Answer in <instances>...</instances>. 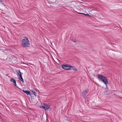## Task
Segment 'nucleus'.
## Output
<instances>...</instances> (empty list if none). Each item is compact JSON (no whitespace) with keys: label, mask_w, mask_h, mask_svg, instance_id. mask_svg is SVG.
I'll use <instances>...</instances> for the list:
<instances>
[{"label":"nucleus","mask_w":122,"mask_h":122,"mask_svg":"<svg viewBox=\"0 0 122 122\" xmlns=\"http://www.w3.org/2000/svg\"><path fill=\"white\" fill-rule=\"evenodd\" d=\"M22 46L24 47H28L30 46L29 41L27 37H25L22 41Z\"/></svg>","instance_id":"f257e3e1"},{"label":"nucleus","mask_w":122,"mask_h":122,"mask_svg":"<svg viewBox=\"0 0 122 122\" xmlns=\"http://www.w3.org/2000/svg\"><path fill=\"white\" fill-rule=\"evenodd\" d=\"M97 76L105 84L107 85L108 84V80L105 77L102 75L100 74L98 75Z\"/></svg>","instance_id":"f03ea898"},{"label":"nucleus","mask_w":122,"mask_h":122,"mask_svg":"<svg viewBox=\"0 0 122 122\" xmlns=\"http://www.w3.org/2000/svg\"><path fill=\"white\" fill-rule=\"evenodd\" d=\"M50 106H49L47 104H44V106L41 105L40 107L41 108L43 109H44L45 110H48L50 107Z\"/></svg>","instance_id":"7ed1b4c3"},{"label":"nucleus","mask_w":122,"mask_h":122,"mask_svg":"<svg viewBox=\"0 0 122 122\" xmlns=\"http://www.w3.org/2000/svg\"><path fill=\"white\" fill-rule=\"evenodd\" d=\"M88 92V90H87L83 91V92L82 95L83 97L85 98L86 97V95L87 94Z\"/></svg>","instance_id":"20e7f679"},{"label":"nucleus","mask_w":122,"mask_h":122,"mask_svg":"<svg viewBox=\"0 0 122 122\" xmlns=\"http://www.w3.org/2000/svg\"><path fill=\"white\" fill-rule=\"evenodd\" d=\"M61 67L64 69L66 70H68V65H61Z\"/></svg>","instance_id":"39448f33"},{"label":"nucleus","mask_w":122,"mask_h":122,"mask_svg":"<svg viewBox=\"0 0 122 122\" xmlns=\"http://www.w3.org/2000/svg\"><path fill=\"white\" fill-rule=\"evenodd\" d=\"M22 91L25 93H26L27 95H30V96L31 95V94L30 91L28 90H23Z\"/></svg>","instance_id":"423d86ee"},{"label":"nucleus","mask_w":122,"mask_h":122,"mask_svg":"<svg viewBox=\"0 0 122 122\" xmlns=\"http://www.w3.org/2000/svg\"><path fill=\"white\" fill-rule=\"evenodd\" d=\"M106 91L104 92V93L106 95H108L110 93L108 92L107 93H106L108 92V88H107L105 89Z\"/></svg>","instance_id":"0eeeda50"},{"label":"nucleus","mask_w":122,"mask_h":122,"mask_svg":"<svg viewBox=\"0 0 122 122\" xmlns=\"http://www.w3.org/2000/svg\"><path fill=\"white\" fill-rule=\"evenodd\" d=\"M68 70H71V68H72V66H69L68 65Z\"/></svg>","instance_id":"6e6552de"},{"label":"nucleus","mask_w":122,"mask_h":122,"mask_svg":"<svg viewBox=\"0 0 122 122\" xmlns=\"http://www.w3.org/2000/svg\"><path fill=\"white\" fill-rule=\"evenodd\" d=\"M31 91L33 92V94L35 96H37V92L36 91L33 90L32 91Z\"/></svg>","instance_id":"1a4fd4ad"},{"label":"nucleus","mask_w":122,"mask_h":122,"mask_svg":"<svg viewBox=\"0 0 122 122\" xmlns=\"http://www.w3.org/2000/svg\"><path fill=\"white\" fill-rule=\"evenodd\" d=\"M72 70H73L74 71H77V69L74 66H72Z\"/></svg>","instance_id":"9d476101"},{"label":"nucleus","mask_w":122,"mask_h":122,"mask_svg":"<svg viewBox=\"0 0 122 122\" xmlns=\"http://www.w3.org/2000/svg\"><path fill=\"white\" fill-rule=\"evenodd\" d=\"M10 81L11 82H13V83L16 81L13 78H12L10 80Z\"/></svg>","instance_id":"9b49d317"},{"label":"nucleus","mask_w":122,"mask_h":122,"mask_svg":"<svg viewBox=\"0 0 122 122\" xmlns=\"http://www.w3.org/2000/svg\"><path fill=\"white\" fill-rule=\"evenodd\" d=\"M51 3H54L56 1V0H49Z\"/></svg>","instance_id":"f8f14e48"},{"label":"nucleus","mask_w":122,"mask_h":122,"mask_svg":"<svg viewBox=\"0 0 122 122\" xmlns=\"http://www.w3.org/2000/svg\"><path fill=\"white\" fill-rule=\"evenodd\" d=\"M14 84L15 86L16 87L20 89V88H19L17 86L16 81L14 82Z\"/></svg>","instance_id":"ddd939ff"},{"label":"nucleus","mask_w":122,"mask_h":122,"mask_svg":"<svg viewBox=\"0 0 122 122\" xmlns=\"http://www.w3.org/2000/svg\"><path fill=\"white\" fill-rule=\"evenodd\" d=\"M20 81L23 83L24 82V81L22 77L19 78Z\"/></svg>","instance_id":"4468645a"},{"label":"nucleus","mask_w":122,"mask_h":122,"mask_svg":"<svg viewBox=\"0 0 122 122\" xmlns=\"http://www.w3.org/2000/svg\"><path fill=\"white\" fill-rule=\"evenodd\" d=\"M15 72L16 73H17V74H18V75H19V74H20V73H19V72H20V71H19L18 70H16V71H15Z\"/></svg>","instance_id":"2eb2a0df"},{"label":"nucleus","mask_w":122,"mask_h":122,"mask_svg":"<svg viewBox=\"0 0 122 122\" xmlns=\"http://www.w3.org/2000/svg\"><path fill=\"white\" fill-rule=\"evenodd\" d=\"M19 73H20V74L19 75L20 76L19 78L22 77V75L21 73V72H19Z\"/></svg>","instance_id":"dca6fc26"},{"label":"nucleus","mask_w":122,"mask_h":122,"mask_svg":"<svg viewBox=\"0 0 122 122\" xmlns=\"http://www.w3.org/2000/svg\"><path fill=\"white\" fill-rule=\"evenodd\" d=\"M85 15L88 16L90 17H91V16L90 15H89L88 14H85Z\"/></svg>","instance_id":"f3484780"},{"label":"nucleus","mask_w":122,"mask_h":122,"mask_svg":"<svg viewBox=\"0 0 122 122\" xmlns=\"http://www.w3.org/2000/svg\"><path fill=\"white\" fill-rule=\"evenodd\" d=\"M1 4L3 5L4 6H5V5L4 3H3L2 2H1Z\"/></svg>","instance_id":"a211bd4d"},{"label":"nucleus","mask_w":122,"mask_h":122,"mask_svg":"<svg viewBox=\"0 0 122 122\" xmlns=\"http://www.w3.org/2000/svg\"><path fill=\"white\" fill-rule=\"evenodd\" d=\"M71 41L74 42H77V41H73V40H72Z\"/></svg>","instance_id":"6ab92c4d"},{"label":"nucleus","mask_w":122,"mask_h":122,"mask_svg":"<svg viewBox=\"0 0 122 122\" xmlns=\"http://www.w3.org/2000/svg\"><path fill=\"white\" fill-rule=\"evenodd\" d=\"M3 0H0V2H3Z\"/></svg>","instance_id":"aec40b11"},{"label":"nucleus","mask_w":122,"mask_h":122,"mask_svg":"<svg viewBox=\"0 0 122 122\" xmlns=\"http://www.w3.org/2000/svg\"><path fill=\"white\" fill-rule=\"evenodd\" d=\"M78 13L79 14H82V13L80 12H78Z\"/></svg>","instance_id":"412c9836"},{"label":"nucleus","mask_w":122,"mask_h":122,"mask_svg":"<svg viewBox=\"0 0 122 122\" xmlns=\"http://www.w3.org/2000/svg\"><path fill=\"white\" fill-rule=\"evenodd\" d=\"M82 14H83L84 15H85V14H85L84 13H82Z\"/></svg>","instance_id":"4be33fe9"},{"label":"nucleus","mask_w":122,"mask_h":122,"mask_svg":"<svg viewBox=\"0 0 122 122\" xmlns=\"http://www.w3.org/2000/svg\"><path fill=\"white\" fill-rule=\"evenodd\" d=\"M1 47H0V50H1Z\"/></svg>","instance_id":"5701e85b"}]
</instances>
